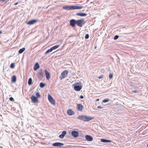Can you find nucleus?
Listing matches in <instances>:
<instances>
[{
  "mask_svg": "<svg viewBox=\"0 0 148 148\" xmlns=\"http://www.w3.org/2000/svg\"><path fill=\"white\" fill-rule=\"evenodd\" d=\"M48 99L50 102L52 104L54 105L55 103V100L53 99L51 95L49 94L48 95Z\"/></svg>",
  "mask_w": 148,
  "mask_h": 148,
  "instance_id": "5",
  "label": "nucleus"
},
{
  "mask_svg": "<svg viewBox=\"0 0 148 148\" xmlns=\"http://www.w3.org/2000/svg\"><path fill=\"white\" fill-rule=\"evenodd\" d=\"M28 83L29 85H30L32 84V79L31 78H30L28 79Z\"/></svg>",
  "mask_w": 148,
  "mask_h": 148,
  "instance_id": "24",
  "label": "nucleus"
},
{
  "mask_svg": "<svg viewBox=\"0 0 148 148\" xmlns=\"http://www.w3.org/2000/svg\"><path fill=\"white\" fill-rule=\"evenodd\" d=\"M127 34V33H125V34Z\"/></svg>",
  "mask_w": 148,
  "mask_h": 148,
  "instance_id": "44",
  "label": "nucleus"
},
{
  "mask_svg": "<svg viewBox=\"0 0 148 148\" xmlns=\"http://www.w3.org/2000/svg\"><path fill=\"white\" fill-rule=\"evenodd\" d=\"M132 92L133 93H137L138 92V91H136V90H133L132 91Z\"/></svg>",
  "mask_w": 148,
  "mask_h": 148,
  "instance_id": "39",
  "label": "nucleus"
},
{
  "mask_svg": "<svg viewBox=\"0 0 148 148\" xmlns=\"http://www.w3.org/2000/svg\"><path fill=\"white\" fill-rule=\"evenodd\" d=\"M109 101V99H103L102 102L103 103H106L107 102H108Z\"/></svg>",
  "mask_w": 148,
  "mask_h": 148,
  "instance_id": "30",
  "label": "nucleus"
},
{
  "mask_svg": "<svg viewBox=\"0 0 148 148\" xmlns=\"http://www.w3.org/2000/svg\"><path fill=\"white\" fill-rule=\"evenodd\" d=\"M147 147H148V144L147 145Z\"/></svg>",
  "mask_w": 148,
  "mask_h": 148,
  "instance_id": "45",
  "label": "nucleus"
},
{
  "mask_svg": "<svg viewBox=\"0 0 148 148\" xmlns=\"http://www.w3.org/2000/svg\"><path fill=\"white\" fill-rule=\"evenodd\" d=\"M15 65L14 63H12L10 65V67L11 68H14V67Z\"/></svg>",
  "mask_w": 148,
  "mask_h": 148,
  "instance_id": "29",
  "label": "nucleus"
},
{
  "mask_svg": "<svg viewBox=\"0 0 148 148\" xmlns=\"http://www.w3.org/2000/svg\"><path fill=\"white\" fill-rule=\"evenodd\" d=\"M66 134V131H63L62 132V134L59 135V137L60 138L62 139Z\"/></svg>",
  "mask_w": 148,
  "mask_h": 148,
  "instance_id": "16",
  "label": "nucleus"
},
{
  "mask_svg": "<svg viewBox=\"0 0 148 148\" xmlns=\"http://www.w3.org/2000/svg\"><path fill=\"white\" fill-rule=\"evenodd\" d=\"M70 25L73 28H74L75 27L76 23V20L74 19H71L69 21Z\"/></svg>",
  "mask_w": 148,
  "mask_h": 148,
  "instance_id": "4",
  "label": "nucleus"
},
{
  "mask_svg": "<svg viewBox=\"0 0 148 148\" xmlns=\"http://www.w3.org/2000/svg\"><path fill=\"white\" fill-rule=\"evenodd\" d=\"M9 100L11 101H14V98L12 97H10L9 98Z\"/></svg>",
  "mask_w": 148,
  "mask_h": 148,
  "instance_id": "35",
  "label": "nucleus"
},
{
  "mask_svg": "<svg viewBox=\"0 0 148 148\" xmlns=\"http://www.w3.org/2000/svg\"><path fill=\"white\" fill-rule=\"evenodd\" d=\"M45 73L46 76V78L47 80H49L50 78V73L47 71V70H45Z\"/></svg>",
  "mask_w": 148,
  "mask_h": 148,
  "instance_id": "14",
  "label": "nucleus"
},
{
  "mask_svg": "<svg viewBox=\"0 0 148 148\" xmlns=\"http://www.w3.org/2000/svg\"><path fill=\"white\" fill-rule=\"evenodd\" d=\"M68 73V71H67L65 70L63 71L61 74V76H60V78L62 79L63 78H64L66 77Z\"/></svg>",
  "mask_w": 148,
  "mask_h": 148,
  "instance_id": "8",
  "label": "nucleus"
},
{
  "mask_svg": "<svg viewBox=\"0 0 148 148\" xmlns=\"http://www.w3.org/2000/svg\"><path fill=\"white\" fill-rule=\"evenodd\" d=\"M103 75H101L99 77H98V78L99 79H101L103 78Z\"/></svg>",
  "mask_w": 148,
  "mask_h": 148,
  "instance_id": "36",
  "label": "nucleus"
},
{
  "mask_svg": "<svg viewBox=\"0 0 148 148\" xmlns=\"http://www.w3.org/2000/svg\"><path fill=\"white\" fill-rule=\"evenodd\" d=\"M38 75H39L38 76V77L39 78L40 77L39 75L42 77V78L43 77L44 75V72L43 71V70L42 69H41L38 72Z\"/></svg>",
  "mask_w": 148,
  "mask_h": 148,
  "instance_id": "15",
  "label": "nucleus"
},
{
  "mask_svg": "<svg viewBox=\"0 0 148 148\" xmlns=\"http://www.w3.org/2000/svg\"><path fill=\"white\" fill-rule=\"evenodd\" d=\"M119 37V36L117 35H116L115 36L114 38V40H116Z\"/></svg>",
  "mask_w": 148,
  "mask_h": 148,
  "instance_id": "33",
  "label": "nucleus"
},
{
  "mask_svg": "<svg viewBox=\"0 0 148 148\" xmlns=\"http://www.w3.org/2000/svg\"><path fill=\"white\" fill-rule=\"evenodd\" d=\"M94 118V117H88L85 115H79L77 117V119L85 121H89Z\"/></svg>",
  "mask_w": 148,
  "mask_h": 148,
  "instance_id": "1",
  "label": "nucleus"
},
{
  "mask_svg": "<svg viewBox=\"0 0 148 148\" xmlns=\"http://www.w3.org/2000/svg\"><path fill=\"white\" fill-rule=\"evenodd\" d=\"M16 77L15 75H13L12 77V82H16Z\"/></svg>",
  "mask_w": 148,
  "mask_h": 148,
  "instance_id": "22",
  "label": "nucleus"
},
{
  "mask_svg": "<svg viewBox=\"0 0 148 148\" xmlns=\"http://www.w3.org/2000/svg\"><path fill=\"white\" fill-rule=\"evenodd\" d=\"M39 110H42L41 108H39Z\"/></svg>",
  "mask_w": 148,
  "mask_h": 148,
  "instance_id": "42",
  "label": "nucleus"
},
{
  "mask_svg": "<svg viewBox=\"0 0 148 148\" xmlns=\"http://www.w3.org/2000/svg\"><path fill=\"white\" fill-rule=\"evenodd\" d=\"M25 50V48L24 47L20 49L18 51V53L19 54L22 53Z\"/></svg>",
  "mask_w": 148,
  "mask_h": 148,
  "instance_id": "25",
  "label": "nucleus"
},
{
  "mask_svg": "<svg viewBox=\"0 0 148 148\" xmlns=\"http://www.w3.org/2000/svg\"><path fill=\"white\" fill-rule=\"evenodd\" d=\"M0 147H1V148H2V147H1V146Z\"/></svg>",
  "mask_w": 148,
  "mask_h": 148,
  "instance_id": "46",
  "label": "nucleus"
},
{
  "mask_svg": "<svg viewBox=\"0 0 148 148\" xmlns=\"http://www.w3.org/2000/svg\"><path fill=\"white\" fill-rule=\"evenodd\" d=\"M89 37V35L88 34H86V36H85V38L86 39H88Z\"/></svg>",
  "mask_w": 148,
  "mask_h": 148,
  "instance_id": "34",
  "label": "nucleus"
},
{
  "mask_svg": "<svg viewBox=\"0 0 148 148\" xmlns=\"http://www.w3.org/2000/svg\"><path fill=\"white\" fill-rule=\"evenodd\" d=\"M31 99L32 102L34 103H37L38 102V99L37 97H36V96L34 95H32L31 97Z\"/></svg>",
  "mask_w": 148,
  "mask_h": 148,
  "instance_id": "9",
  "label": "nucleus"
},
{
  "mask_svg": "<svg viewBox=\"0 0 148 148\" xmlns=\"http://www.w3.org/2000/svg\"><path fill=\"white\" fill-rule=\"evenodd\" d=\"M53 51L51 48H50V49H48L47 50L46 52H45V54H47L48 53H49Z\"/></svg>",
  "mask_w": 148,
  "mask_h": 148,
  "instance_id": "26",
  "label": "nucleus"
},
{
  "mask_svg": "<svg viewBox=\"0 0 148 148\" xmlns=\"http://www.w3.org/2000/svg\"><path fill=\"white\" fill-rule=\"evenodd\" d=\"M2 33V32L1 31H0V34Z\"/></svg>",
  "mask_w": 148,
  "mask_h": 148,
  "instance_id": "41",
  "label": "nucleus"
},
{
  "mask_svg": "<svg viewBox=\"0 0 148 148\" xmlns=\"http://www.w3.org/2000/svg\"><path fill=\"white\" fill-rule=\"evenodd\" d=\"M40 67L39 64L38 62H36L34 65V71L37 70Z\"/></svg>",
  "mask_w": 148,
  "mask_h": 148,
  "instance_id": "19",
  "label": "nucleus"
},
{
  "mask_svg": "<svg viewBox=\"0 0 148 148\" xmlns=\"http://www.w3.org/2000/svg\"><path fill=\"white\" fill-rule=\"evenodd\" d=\"M36 97H37V98H38L40 97L41 96L40 95V94L39 92H38L36 93Z\"/></svg>",
  "mask_w": 148,
  "mask_h": 148,
  "instance_id": "28",
  "label": "nucleus"
},
{
  "mask_svg": "<svg viewBox=\"0 0 148 148\" xmlns=\"http://www.w3.org/2000/svg\"><path fill=\"white\" fill-rule=\"evenodd\" d=\"M9 1V0H0V1L2 2H4L6 3Z\"/></svg>",
  "mask_w": 148,
  "mask_h": 148,
  "instance_id": "32",
  "label": "nucleus"
},
{
  "mask_svg": "<svg viewBox=\"0 0 148 148\" xmlns=\"http://www.w3.org/2000/svg\"><path fill=\"white\" fill-rule=\"evenodd\" d=\"M63 9L66 10H73V5H66L63 6Z\"/></svg>",
  "mask_w": 148,
  "mask_h": 148,
  "instance_id": "7",
  "label": "nucleus"
},
{
  "mask_svg": "<svg viewBox=\"0 0 148 148\" xmlns=\"http://www.w3.org/2000/svg\"><path fill=\"white\" fill-rule=\"evenodd\" d=\"M100 141L102 142L105 143H110L111 142V140H109L105 139H103V138L101 139Z\"/></svg>",
  "mask_w": 148,
  "mask_h": 148,
  "instance_id": "20",
  "label": "nucleus"
},
{
  "mask_svg": "<svg viewBox=\"0 0 148 148\" xmlns=\"http://www.w3.org/2000/svg\"><path fill=\"white\" fill-rule=\"evenodd\" d=\"M60 46L59 45H55L51 48L52 50L53 51V50H55L56 49L58 48Z\"/></svg>",
  "mask_w": 148,
  "mask_h": 148,
  "instance_id": "23",
  "label": "nucleus"
},
{
  "mask_svg": "<svg viewBox=\"0 0 148 148\" xmlns=\"http://www.w3.org/2000/svg\"><path fill=\"white\" fill-rule=\"evenodd\" d=\"M99 100V99H96V101H98Z\"/></svg>",
  "mask_w": 148,
  "mask_h": 148,
  "instance_id": "43",
  "label": "nucleus"
},
{
  "mask_svg": "<svg viewBox=\"0 0 148 148\" xmlns=\"http://www.w3.org/2000/svg\"><path fill=\"white\" fill-rule=\"evenodd\" d=\"M113 77V73H110L109 75V78L110 79H112Z\"/></svg>",
  "mask_w": 148,
  "mask_h": 148,
  "instance_id": "31",
  "label": "nucleus"
},
{
  "mask_svg": "<svg viewBox=\"0 0 148 148\" xmlns=\"http://www.w3.org/2000/svg\"><path fill=\"white\" fill-rule=\"evenodd\" d=\"M79 98L80 99H82L84 98V96L82 95H81L80 96Z\"/></svg>",
  "mask_w": 148,
  "mask_h": 148,
  "instance_id": "37",
  "label": "nucleus"
},
{
  "mask_svg": "<svg viewBox=\"0 0 148 148\" xmlns=\"http://www.w3.org/2000/svg\"><path fill=\"white\" fill-rule=\"evenodd\" d=\"M64 145V144L60 142H56L52 144V145L54 147H61Z\"/></svg>",
  "mask_w": 148,
  "mask_h": 148,
  "instance_id": "6",
  "label": "nucleus"
},
{
  "mask_svg": "<svg viewBox=\"0 0 148 148\" xmlns=\"http://www.w3.org/2000/svg\"><path fill=\"white\" fill-rule=\"evenodd\" d=\"M71 135L74 137L76 138L79 136V133L76 131H73L71 132Z\"/></svg>",
  "mask_w": 148,
  "mask_h": 148,
  "instance_id": "10",
  "label": "nucleus"
},
{
  "mask_svg": "<svg viewBox=\"0 0 148 148\" xmlns=\"http://www.w3.org/2000/svg\"><path fill=\"white\" fill-rule=\"evenodd\" d=\"M37 21V20L36 19H32L28 21L27 23L28 25H31L34 24Z\"/></svg>",
  "mask_w": 148,
  "mask_h": 148,
  "instance_id": "13",
  "label": "nucleus"
},
{
  "mask_svg": "<svg viewBox=\"0 0 148 148\" xmlns=\"http://www.w3.org/2000/svg\"><path fill=\"white\" fill-rule=\"evenodd\" d=\"M97 108L99 109H101L102 108V107L101 106H98L97 107Z\"/></svg>",
  "mask_w": 148,
  "mask_h": 148,
  "instance_id": "38",
  "label": "nucleus"
},
{
  "mask_svg": "<svg viewBox=\"0 0 148 148\" xmlns=\"http://www.w3.org/2000/svg\"><path fill=\"white\" fill-rule=\"evenodd\" d=\"M77 107L78 110L79 111L82 110L83 108V106L81 104H77Z\"/></svg>",
  "mask_w": 148,
  "mask_h": 148,
  "instance_id": "18",
  "label": "nucleus"
},
{
  "mask_svg": "<svg viewBox=\"0 0 148 148\" xmlns=\"http://www.w3.org/2000/svg\"><path fill=\"white\" fill-rule=\"evenodd\" d=\"M45 85V84L42 82H41L39 86L41 88L44 87Z\"/></svg>",
  "mask_w": 148,
  "mask_h": 148,
  "instance_id": "27",
  "label": "nucleus"
},
{
  "mask_svg": "<svg viewBox=\"0 0 148 148\" xmlns=\"http://www.w3.org/2000/svg\"><path fill=\"white\" fill-rule=\"evenodd\" d=\"M67 114L69 115H72L75 114V112L71 109H69L67 111Z\"/></svg>",
  "mask_w": 148,
  "mask_h": 148,
  "instance_id": "12",
  "label": "nucleus"
},
{
  "mask_svg": "<svg viewBox=\"0 0 148 148\" xmlns=\"http://www.w3.org/2000/svg\"><path fill=\"white\" fill-rule=\"evenodd\" d=\"M83 8V6H75L73 5V10L75 9H81Z\"/></svg>",
  "mask_w": 148,
  "mask_h": 148,
  "instance_id": "21",
  "label": "nucleus"
},
{
  "mask_svg": "<svg viewBox=\"0 0 148 148\" xmlns=\"http://www.w3.org/2000/svg\"><path fill=\"white\" fill-rule=\"evenodd\" d=\"M18 4V2H16V3H15L14 4V5H17Z\"/></svg>",
  "mask_w": 148,
  "mask_h": 148,
  "instance_id": "40",
  "label": "nucleus"
},
{
  "mask_svg": "<svg viewBox=\"0 0 148 148\" xmlns=\"http://www.w3.org/2000/svg\"><path fill=\"white\" fill-rule=\"evenodd\" d=\"M76 15L82 17H85L87 15V14L84 13H78L76 14Z\"/></svg>",
  "mask_w": 148,
  "mask_h": 148,
  "instance_id": "17",
  "label": "nucleus"
},
{
  "mask_svg": "<svg viewBox=\"0 0 148 148\" xmlns=\"http://www.w3.org/2000/svg\"><path fill=\"white\" fill-rule=\"evenodd\" d=\"M85 138L88 141H91L93 140L92 137L91 136L88 135L85 136Z\"/></svg>",
  "mask_w": 148,
  "mask_h": 148,
  "instance_id": "11",
  "label": "nucleus"
},
{
  "mask_svg": "<svg viewBox=\"0 0 148 148\" xmlns=\"http://www.w3.org/2000/svg\"><path fill=\"white\" fill-rule=\"evenodd\" d=\"M73 85L74 89L76 91H79L82 88L81 82H77Z\"/></svg>",
  "mask_w": 148,
  "mask_h": 148,
  "instance_id": "2",
  "label": "nucleus"
},
{
  "mask_svg": "<svg viewBox=\"0 0 148 148\" xmlns=\"http://www.w3.org/2000/svg\"><path fill=\"white\" fill-rule=\"evenodd\" d=\"M86 23L84 19H79L76 20V25L78 26L82 27L83 25Z\"/></svg>",
  "mask_w": 148,
  "mask_h": 148,
  "instance_id": "3",
  "label": "nucleus"
}]
</instances>
